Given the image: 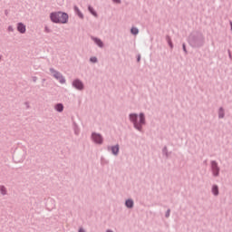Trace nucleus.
<instances>
[{
	"instance_id": "obj_1",
	"label": "nucleus",
	"mask_w": 232,
	"mask_h": 232,
	"mask_svg": "<svg viewBox=\"0 0 232 232\" xmlns=\"http://www.w3.org/2000/svg\"><path fill=\"white\" fill-rule=\"evenodd\" d=\"M50 18L53 23H61L62 24H65V23H68V14L66 13H52Z\"/></svg>"
},
{
	"instance_id": "obj_2",
	"label": "nucleus",
	"mask_w": 232,
	"mask_h": 232,
	"mask_svg": "<svg viewBox=\"0 0 232 232\" xmlns=\"http://www.w3.org/2000/svg\"><path fill=\"white\" fill-rule=\"evenodd\" d=\"M130 119L133 122L135 128L140 130V126L144 124V113L140 114V122H137V114H130Z\"/></svg>"
},
{
	"instance_id": "obj_3",
	"label": "nucleus",
	"mask_w": 232,
	"mask_h": 232,
	"mask_svg": "<svg viewBox=\"0 0 232 232\" xmlns=\"http://www.w3.org/2000/svg\"><path fill=\"white\" fill-rule=\"evenodd\" d=\"M51 72H53V77H55V79H58V81H60V82H61L62 84H63V82H65L64 78H63V76L61 75V73H59V72H55V71H53V70H51Z\"/></svg>"
},
{
	"instance_id": "obj_4",
	"label": "nucleus",
	"mask_w": 232,
	"mask_h": 232,
	"mask_svg": "<svg viewBox=\"0 0 232 232\" xmlns=\"http://www.w3.org/2000/svg\"><path fill=\"white\" fill-rule=\"evenodd\" d=\"M92 140L96 142V144H101L102 142V136L101 134H92Z\"/></svg>"
},
{
	"instance_id": "obj_5",
	"label": "nucleus",
	"mask_w": 232,
	"mask_h": 232,
	"mask_svg": "<svg viewBox=\"0 0 232 232\" xmlns=\"http://www.w3.org/2000/svg\"><path fill=\"white\" fill-rule=\"evenodd\" d=\"M17 30L20 32V34H24L26 32V25H24L23 23H19L17 24Z\"/></svg>"
},
{
	"instance_id": "obj_6",
	"label": "nucleus",
	"mask_w": 232,
	"mask_h": 232,
	"mask_svg": "<svg viewBox=\"0 0 232 232\" xmlns=\"http://www.w3.org/2000/svg\"><path fill=\"white\" fill-rule=\"evenodd\" d=\"M72 84L74 88H77V90H82L83 88L82 82L79 80H75Z\"/></svg>"
},
{
	"instance_id": "obj_7",
	"label": "nucleus",
	"mask_w": 232,
	"mask_h": 232,
	"mask_svg": "<svg viewBox=\"0 0 232 232\" xmlns=\"http://www.w3.org/2000/svg\"><path fill=\"white\" fill-rule=\"evenodd\" d=\"M213 175L217 177L218 175V167L215 161L212 162Z\"/></svg>"
},
{
	"instance_id": "obj_8",
	"label": "nucleus",
	"mask_w": 232,
	"mask_h": 232,
	"mask_svg": "<svg viewBox=\"0 0 232 232\" xmlns=\"http://www.w3.org/2000/svg\"><path fill=\"white\" fill-rule=\"evenodd\" d=\"M111 151H112L113 155H117V153H119V145L112 147Z\"/></svg>"
},
{
	"instance_id": "obj_9",
	"label": "nucleus",
	"mask_w": 232,
	"mask_h": 232,
	"mask_svg": "<svg viewBox=\"0 0 232 232\" xmlns=\"http://www.w3.org/2000/svg\"><path fill=\"white\" fill-rule=\"evenodd\" d=\"M55 110H56L57 111H63V110H64V107L63 106V104L58 103V104L55 106Z\"/></svg>"
},
{
	"instance_id": "obj_10",
	"label": "nucleus",
	"mask_w": 232,
	"mask_h": 232,
	"mask_svg": "<svg viewBox=\"0 0 232 232\" xmlns=\"http://www.w3.org/2000/svg\"><path fill=\"white\" fill-rule=\"evenodd\" d=\"M127 208H133V200L131 199H128L126 202H125Z\"/></svg>"
},
{
	"instance_id": "obj_11",
	"label": "nucleus",
	"mask_w": 232,
	"mask_h": 232,
	"mask_svg": "<svg viewBox=\"0 0 232 232\" xmlns=\"http://www.w3.org/2000/svg\"><path fill=\"white\" fill-rule=\"evenodd\" d=\"M212 192L214 195H218V186H213L212 187Z\"/></svg>"
},
{
	"instance_id": "obj_12",
	"label": "nucleus",
	"mask_w": 232,
	"mask_h": 232,
	"mask_svg": "<svg viewBox=\"0 0 232 232\" xmlns=\"http://www.w3.org/2000/svg\"><path fill=\"white\" fill-rule=\"evenodd\" d=\"M131 34H133V35H137V34H139V29H137L136 27H132L130 29Z\"/></svg>"
},
{
	"instance_id": "obj_13",
	"label": "nucleus",
	"mask_w": 232,
	"mask_h": 232,
	"mask_svg": "<svg viewBox=\"0 0 232 232\" xmlns=\"http://www.w3.org/2000/svg\"><path fill=\"white\" fill-rule=\"evenodd\" d=\"M89 12H91V14L94 15V17H97V13L95 12V10L92 9V6H89Z\"/></svg>"
},
{
	"instance_id": "obj_14",
	"label": "nucleus",
	"mask_w": 232,
	"mask_h": 232,
	"mask_svg": "<svg viewBox=\"0 0 232 232\" xmlns=\"http://www.w3.org/2000/svg\"><path fill=\"white\" fill-rule=\"evenodd\" d=\"M94 43H96V44H98V46H100L101 48H102V43L101 42V40L95 38V39H94Z\"/></svg>"
},
{
	"instance_id": "obj_15",
	"label": "nucleus",
	"mask_w": 232,
	"mask_h": 232,
	"mask_svg": "<svg viewBox=\"0 0 232 232\" xmlns=\"http://www.w3.org/2000/svg\"><path fill=\"white\" fill-rule=\"evenodd\" d=\"M0 191L2 195H6V188L5 187H0Z\"/></svg>"
},
{
	"instance_id": "obj_16",
	"label": "nucleus",
	"mask_w": 232,
	"mask_h": 232,
	"mask_svg": "<svg viewBox=\"0 0 232 232\" xmlns=\"http://www.w3.org/2000/svg\"><path fill=\"white\" fill-rule=\"evenodd\" d=\"M75 10H76V12H77L79 17H81V19H82L83 16H82V14L81 11H79V8L75 7Z\"/></svg>"
},
{
	"instance_id": "obj_17",
	"label": "nucleus",
	"mask_w": 232,
	"mask_h": 232,
	"mask_svg": "<svg viewBox=\"0 0 232 232\" xmlns=\"http://www.w3.org/2000/svg\"><path fill=\"white\" fill-rule=\"evenodd\" d=\"M219 117L221 119L224 118V110H222V109L219 110Z\"/></svg>"
},
{
	"instance_id": "obj_18",
	"label": "nucleus",
	"mask_w": 232,
	"mask_h": 232,
	"mask_svg": "<svg viewBox=\"0 0 232 232\" xmlns=\"http://www.w3.org/2000/svg\"><path fill=\"white\" fill-rule=\"evenodd\" d=\"M97 61V57H92L91 58V63H95Z\"/></svg>"
},
{
	"instance_id": "obj_19",
	"label": "nucleus",
	"mask_w": 232,
	"mask_h": 232,
	"mask_svg": "<svg viewBox=\"0 0 232 232\" xmlns=\"http://www.w3.org/2000/svg\"><path fill=\"white\" fill-rule=\"evenodd\" d=\"M113 3H116L117 5L121 4V0H112Z\"/></svg>"
},
{
	"instance_id": "obj_20",
	"label": "nucleus",
	"mask_w": 232,
	"mask_h": 232,
	"mask_svg": "<svg viewBox=\"0 0 232 232\" xmlns=\"http://www.w3.org/2000/svg\"><path fill=\"white\" fill-rule=\"evenodd\" d=\"M9 32H14V28L12 26L8 27Z\"/></svg>"
},
{
	"instance_id": "obj_21",
	"label": "nucleus",
	"mask_w": 232,
	"mask_h": 232,
	"mask_svg": "<svg viewBox=\"0 0 232 232\" xmlns=\"http://www.w3.org/2000/svg\"><path fill=\"white\" fill-rule=\"evenodd\" d=\"M166 217H169V210L167 211Z\"/></svg>"
},
{
	"instance_id": "obj_22",
	"label": "nucleus",
	"mask_w": 232,
	"mask_h": 232,
	"mask_svg": "<svg viewBox=\"0 0 232 232\" xmlns=\"http://www.w3.org/2000/svg\"><path fill=\"white\" fill-rule=\"evenodd\" d=\"M183 50L186 51V44H183Z\"/></svg>"
},
{
	"instance_id": "obj_23",
	"label": "nucleus",
	"mask_w": 232,
	"mask_h": 232,
	"mask_svg": "<svg viewBox=\"0 0 232 232\" xmlns=\"http://www.w3.org/2000/svg\"><path fill=\"white\" fill-rule=\"evenodd\" d=\"M79 232H84V229L80 228Z\"/></svg>"
},
{
	"instance_id": "obj_24",
	"label": "nucleus",
	"mask_w": 232,
	"mask_h": 232,
	"mask_svg": "<svg viewBox=\"0 0 232 232\" xmlns=\"http://www.w3.org/2000/svg\"><path fill=\"white\" fill-rule=\"evenodd\" d=\"M138 61H140V56L138 57Z\"/></svg>"
},
{
	"instance_id": "obj_25",
	"label": "nucleus",
	"mask_w": 232,
	"mask_h": 232,
	"mask_svg": "<svg viewBox=\"0 0 232 232\" xmlns=\"http://www.w3.org/2000/svg\"><path fill=\"white\" fill-rule=\"evenodd\" d=\"M170 46H173L172 44H170Z\"/></svg>"
}]
</instances>
